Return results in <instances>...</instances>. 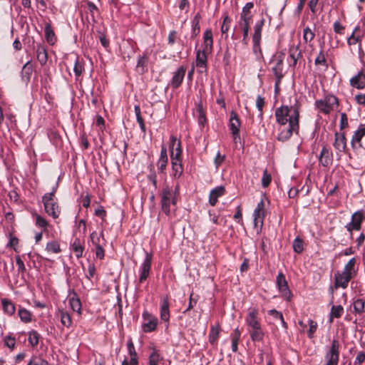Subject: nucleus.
Segmentation results:
<instances>
[{
    "label": "nucleus",
    "instance_id": "1",
    "mask_svg": "<svg viewBox=\"0 0 365 365\" xmlns=\"http://www.w3.org/2000/svg\"><path fill=\"white\" fill-rule=\"evenodd\" d=\"M299 108L300 106L297 102L290 106H281L275 110L276 122L279 126L277 138L279 141H287L293 133H299Z\"/></svg>",
    "mask_w": 365,
    "mask_h": 365
},
{
    "label": "nucleus",
    "instance_id": "2",
    "mask_svg": "<svg viewBox=\"0 0 365 365\" xmlns=\"http://www.w3.org/2000/svg\"><path fill=\"white\" fill-rule=\"evenodd\" d=\"M178 188L179 186L177 185L175 191L173 192L170 187L166 185L161 190L160 194L161 209L167 216L170 215V205H176Z\"/></svg>",
    "mask_w": 365,
    "mask_h": 365
},
{
    "label": "nucleus",
    "instance_id": "3",
    "mask_svg": "<svg viewBox=\"0 0 365 365\" xmlns=\"http://www.w3.org/2000/svg\"><path fill=\"white\" fill-rule=\"evenodd\" d=\"M338 106V98L332 95H328L324 99L315 101L316 108L324 114H329L331 111L336 110Z\"/></svg>",
    "mask_w": 365,
    "mask_h": 365
},
{
    "label": "nucleus",
    "instance_id": "4",
    "mask_svg": "<svg viewBox=\"0 0 365 365\" xmlns=\"http://www.w3.org/2000/svg\"><path fill=\"white\" fill-rule=\"evenodd\" d=\"M42 202L46 213L53 219H57L61 215V207L57 198H51L49 195L42 196Z\"/></svg>",
    "mask_w": 365,
    "mask_h": 365
},
{
    "label": "nucleus",
    "instance_id": "5",
    "mask_svg": "<svg viewBox=\"0 0 365 365\" xmlns=\"http://www.w3.org/2000/svg\"><path fill=\"white\" fill-rule=\"evenodd\" d=\"M339 343L338 340L334 339L331 345L324 356V365H338L339 361Z\"/></svg>",
    "mask_w": 365,
    "mask_h": 365
},
{
    "label": "nucleus",
    "instance_id": "6",
    "mask_svg": "<svg viewBox=\"0 0 365 365\" xmlns=\"http://www.w3.org/2000/svg\"><path fill=\"white\" fill-rule=\"evenodd\" d=\"M365 220V216L362 210L355 212L351 216V220L346 225L347 231L351 234L353 230H360L362 222Z\"/></svg>",
    "mask_w": 365,
    "mask_h": 365
},
{
    "label": "nucleus",
    "instance_id": "7",
    "mask_svg": "<svg viewBox=\"0 0 365 365\" xmlns=\"http://www.w3.org/2000/svg\"><path fill=\"white\" fill-rule=\"evenodd\" d=\"M276 283L278 289L282 294V297L288 301L290 300L292 293L288 287L287 281L285 279V276L282 272H280L277 274Z\"/></svg>",
    "mask_w": 365,
    "mask_h": 365
},
{
    "label": "nucleus",
    "instance_id": "8",
    "mask_svg": "<svg viewBox=\"0 0 365 365\" xmlns=\"http://www.w3.org/2000/svg\"><path fill=\"white\" fill-rule=\"evenodd\" d=\"M153 256L150 253L145 252V257L140 267V283L144 282L148 277L151 269Z\"/></svg>",
    "mask_w": 365,
    "mask_h": 365
},
{
    "label": "nucleus",
    "instance_id": "9",
    "mask_svg": "<svg viewBox=\"0 0 365 365\" xmlns=\"http://www.w3.org/2000/svg\"><path fill=\"white\" fill-rule=\"evenodd\" d=\"M228 125L230 130H231L233 138L236 140L237 138H240V128L241 125V122L237 114L234 110L230 112Z\"/></svg>",
    "mask_w": 365,
    "mask_h": 365
},
{
    "label": "nucleus",
    "instance_id": "10",
    "mask_svg": "<svg viewBox=\"0 0 365 365\" xmlns=\"http://www.w3.org/2000/svg\"><path fill=\"white\" fill-rule=\"evenodd\" d=\"M143 317L145 321V322H144L142 325L143 331L151 332L154 331L156 329L158 322L157 317L148 313V312H144L143 313Z\"/></svg>",
    "mask_w": 365,
    "mask_h": 365
},
{
    "label": "nucleus",
    "instance_id": "11",
    "mask_svg": "<svg viewBox=\"0 0 365 365\" xmlns=\"http://www.w3.org/2000/svg\"><path fill=\"white\" fill-rule=\"evenodd\" d=\"M354 277L350 275V274L345 273L344 272H336L334 275V287L335 288H346L348 286V284L349 281L353 278Z\"/></svg>",
    "mask_w": 365,
    "mask_h": 365
},
{
    "label": "nucleus",
    "instance_id": "12",
    "mask_svg": "<svg viewBox=\"0 0 365 365\" xmlns=\"http://www.w3.org/2000/svg\"><path fill=\"white\" fill-rule=\"evenodd\" d=\"M186 72V68L183 66H180L175 72L173 73L170 85L173 88H178L180 86L184 79Z\"/></svg>",
    "mask_w": 365,
    "mask_h": 365
},
{
    "label": "nucleus",
    "instance_id": "13",
    "mask_svg": "<svg viewBox=\"0 0 365 365\" xmlns=\"http://www.w3.org/2000/svg\"><path fill=\"white\" fill-rule=\"evenodd\" d=\"M204 53H211L213 50V36L211 29H207L203 34L202 49Z\"/></svg>",
    "mask_w": 365,
    "mask_h": 365
},
{
    "label": "nucleus",
    "instance_id": "14",
    "mask_svg": "<svg viewBox=\"0 0 365 365\" xmlns=\"http://www.w3.org/2000/svg\"><path fill=\"white\" fill-rule=\"evenodd\" d=\"M319 163L324 167H329L333 163V155L330 150L324 145L319 157Z\"/></svg>",
    "mask_w": 365,
    "mask_h": 365
},
{
    "label": "nucleus",
    "instance_id": "15",
    "mask_svg": "<svg viewBox=\"0 0 365 365\" xmlns=\"http://www.w3.org/2000/svg\"><path fill=\"white\" fill-rule=\"evenodd\" d=\"M365 135V124H360L358 129L354 132L351 140V145L354 149L361 147V139Z\"/></svg>",
    "mask_w": 365,
    "mask_h": 365
},
{
    "label": "nucleus",
    "instance_id": "16",
    "mask_svg": "<svg viewBox=\"0 0 365 365\" xmlns=\"http://www.w3.org/2000/svg\"><path fill=\"white\" fill-rule=\"evenodd\" d=\"M170 303L166 296L160 301V315L162 321L168 323L170 320Z\"/></svg>",
    "mask_w": 365,
    "mask_h": 365
},
{
    "label": "nucleus",
    "instance_id": "17",
    "mask_svg": "<svg viewBox=\"0 0 365 365\" xmlns=\"http://www.w3.org/2000/svg\"><path fill=\"white\" fill-rule=\"evenodd\" d=\"M333 146L340 153L345 152L346 149V138L344 133H335Z\"/></svg>",
    "mask_w": 365,
    "mask_h": 365
},
{
    "label": "nucleus",
    "instance_id": "18",
    "mask_svg": "<svg viewBox=\"0 0 365 365\" xmlns=\"http://www.w3.org/2000/svg\"><path fill=\"white\" fill-rule=\"evenodd\" d=\"M168 163L167 149L165 145L161 146L160 158L157 162L158 170L160 173H164Z\"/></svg>",
    "mask_w": 365,
    "mask_h": 365
},
{
    "label": "nucleus",
    "instance_id": "19",
    "mask_svg": "<svg viewBox=\"0 0 365 365\" xmlns=\"http://www.w3.org/2000/svg\"><path fill=\"white\" fill-rule=\"evenodd\" d=\"M258 312L257 309H253L247 314L245 322L249 327V329H254L261 327L260 322L257 319Z\"/></svg>",
    "mask_w": 365,
    "mask_h": 365
},
{
    "label": "nucleus",
    "instance_id": "20",
    "mask_svg": "<svg viewBox=\"0 0 365 365\" xmlns=\"http://www.w3.org/2000/svg\"><path fill=\"white\" fill-rule=\"evenodd\" d=\"M225 192V188L223 186H217L212 189L209 195V202L212 206H215L217 202L218 197L222 196Z\"/></svg>",
    "mask_w": 365,
    "mask_h": 365
},
{
    "label": "nucleus",
    "instance_id": "21",
    "mask_svg": "<svg viewBox=\"0 0 365 365\" xmlns=\"http://www.w3.org/2000/svg\"><path fill=\"white\" fill-rule=\"evenodd\" d=\"M350 84L357 89H362L365 87V75L362 71L350 79Z\"/></svg>",
    "mask_w": 365,
    "mask_h": 365
},
{
    "label": "nucleus",
    "instance_id": "22",
    "mask_svg": "<svg viewBox=\"0 0 365 365\" xmlns=\"http://www.w3.org/2000/svg\"><path fill=\"white\" fill-rule=\"evenodd\" d=\"M210 53H204L202 50H197L196 52V66L206 70L207 56Z\"/></svg>",
    "mask_w": 365,
    "mask_h": 365
},
{
    "label": "nucleus",
    "instance_id": "23",
    "mask_svg": "<svg viewBox=\"0 0 365 365\" xmlns=\"http://www.w3.org/2000/svg\"><path fill=\"white\" fill-rule=\"evenodd\" d=\"M289 57L292 60V66H295L297 61L302 57V51L299 45L290 46L289 48Z\"/></svg>",
    "mask_w": 365,
    "mask_h": 365
},
{
    "label": "nucleus",
    "instance_id": "24",
    "mask_svg": "<svg viewBox=\"0 0 365 365\" xmlns=\"http://www.w3.org/2000/svg\"><path fill=\"white\" fill-rule=\"evenodd\" d=\"M45 38L49 45H54L56 42V36L50 24L47 23L44 29Z\"/></svg>",
    "mask_w": 365,
    "mask_h": 365
},
{
    "label": "nucleus",
    "instance_id": "25",
    "mask_svg": "<svg viewBox=\"0 0 365 365\" xmlns=\"http://www.w3.org/2000/svg\"><path fill=\"white\" fill-rule=\"evenodd\" d=\"M45 251L48 254H59L61 252L60 243L54 240L48 241L46 245Z\"/></svg>",
    "mask_w": 365,
    "mask_h": 365
},
{
    "label": "nucleus",
    "instance_id": "26",
    "mask_svg": "<svg viewBox=\"0 0 365 365\" xmlns=\"http://www.w3.org/2000/svg\"><path fill=\"white\" fill-rule=\"evenodd\" d=\"M196 115L199 125L201 126H204L207 121V118L205 111L203 108L202 103L201 101L196 104Z\"/></svg>",
    "mask_w": 365,
    "mask_h": 365
},
{
    "label": "nucleus",
    "instance_id": "27",
    "mask_svg": "<svg viewBox=\"0 0 365 365\" xmlns=\"http://www.w3.org/2000/svg\"><path fill=\"white\" fill-rule=\"evenodd\" d=\"M37 59L41 65H44L48 61V54L46 49L41 45H38L36 48Z\"/></svg>",
    "mask_w": 365,
    "mask_h": 365
},
{
    "label": "nucleus",
    "instance_id": "28",
    "mask_svg": "<svg viewBox=\"0 0 365 365\" xmlns=\"http://www.w3.org/2000/svg\"><path fill=\"white\" fill-rule=\"evenodd\" d=\"M248 331L253 341H262L263 340L264 333L261 327L254 329H248Z\"/></svg>",
    "mask_w": 365,
    "mask_h": 365
},
{
    "label": "nucleus",
    "instance_id": "29",
    "mask_svg": "<svg viewBox=\"0 0 365 365\" xmlns=\"http://www.w3.org/2000/svg\"><path fill=\"white\" fill-rule=\"evenodd\" d=\"M172 174L171 175L174 178H180L183 173V166L182 161L180 162H172Z\"/></svg>",
    "mask_w": 365,
    "mask_h": 365
},
{
    "label": "nucleus",
    "instance_id": "30",
    "mask_svg": "<svg viewBox=\"0 0 365 365\" xmlns=\"http://www.w3.org/2000/svg\"><path fill=\"white\" fill-rule=\"evenodd\" d=\"M265 20L262 18L259 21L256 22L254 26V34L252 35V39L261 40L262 30L264 25Z\"/></svg>",
    "mask_w": 365,
    "mask_h": 365
},
{
    "label": "nucleus",
    "instance_id": "31",
    "mask_svg": "<svg viewBox=\"0 0 365 365\" xmlns=\"http://www.w3.org/2000/svg\"><path fill=\"white\" fill-rule=\"evenodd\" d=\"M200 15L199 13H197L193 18L192 21V33H191V38H195L200 33Z\"/></svg>",
    "mask_w": 365,
    "mask_h": 365
},
{
    "label": "nucleus",
    "instance_id": "32",
    "mask_svg": "<svg viewBox=\"0 0 365 365\" xmlns=\"http://www.w3.org/2000/svg\"><path fill=\"white\" fill-rule=\"evenodd\" d=\"M163 359L158 350L155 348L152 349V351L149 356V365H158Z\"/></svg>",
    "mask_w": 365,
    "mask_h": 365
},
{
    "label": "nucleus",
    "instance_id": "33",
    "mask_svg": "<svg viewBox=\"0 0 365 365\" xmlns=\"http://www.w3.org/2000/svg\"><path fill=\"white\" fill-rule=\"evenodd\" d=\"M251 19H252L246 17L245 15L240 16L239 25L243 32V34H245V36H248Z\"/></svg>",
    "mask_w": 365,
    "mask_h": 365
},
{
    "label": "nucleus",
    "instance_id": "34",
    "mask_svg": "<svg viewBox=\"0 0 365 365\" xmlns=\"http://www.w3.org/2000/svg\"><path fill=\"white\" fill-rule=\"evenodd\" d=\"M34 217H35V225L41 228L42 231L47 232V228L49 225L48 220L45 217L36 213L34 215Z\"/></svg>",
    "mask_w": 365,
    "mask_h": 365
},
{
    "label": "nucleus",
    "instance_id": "35",
    "mask_svg": "<svg viewBox=\"0 0 365 365\" xmlns=\"http://www.w3.org/2000/svg\"><path fill=\"white\" fill-rule=\"evenodd\" d=\"M71 246L77 258H80L83 256L84 248L79 239H76Z\"/></svg>",
    "mask_w": 365,
    "mask_h": 365
},
{
    "label": "nucleus",
    "instance_id": "36",
    "mask_svg": "<svg viewBox=\"0 0 365 365\" xmlns=\"http://www.w3.org/2000/svg\"><path fill=\"white\" fill-rule=\"evenodd\" d=\"M283 70V60L279 59L276 63L275 66L272 68V71L274 73L275 79H282L284 75L282 73Z\"/></svg>",
    "mask_w": 365,
    "mask_h": 365
},
{
    "label": "nucleus",
    "instance_id": "37",
    "mask_svg": "<svg viewBox=\"0 0 365 365\" xmlns=\"http://www.w3.org/2000/svg\"><path fill=\"white\" fill-rule=\"evenodd\" d=\"M182 153L181 143H178V146L175 148V150H170L171 163L182 161Z\"/></svg>",
    "mask_w": 365,
    "mask_h": 365
},
{
    "label": "nucleus",
    "instance_id": "38",
    "mask_svg": "<svg viewBox=\"0 0 365 365\" xmlns=\"http://www.w3.org/2000/svg\"><path fill=\"white\" fill-rule=\"evenodd\" d=\"M4 311L9 315H12L16 311L14 304L9 299H4L1 301Z\"/></svg>",
    "mask_w": 365,
    "mask_h": 365
},
{
    "label": "nucleus",
    "instance_id": "39",
    "mask_svg": "<svg viewBox=\"0 0 365 365\" xmlns=\"http://www.w3.org/2000/svg\"><path fill=\"white\" fill-rule=\"evenodd\" d=\"M356 262V260L354 257L349 259V261L344 266L342 272L347 273L349 274H350V275L354 277L356 274V270H355Z\"/></svg>",
    "mask_w": 365,
    "mask_h": 365
},
{
    "label": "nucleus",
    "instance_id": "40",
    "mask_svg": "<svg viewBox=\"0 0 365 365\" xmlns=\"http://www.w3.org/2000/svg\"><path fill=\"white\" fill-rule=\"evenodd\" d=\"M40 339V334L35 330H32L28 334V341L32 347L38 345Z\"/></svg>",
    "mask_w": 365,
    "mask_h": 365
},
{
    "label": "nucleus",
    "instance_id": "41",
    "mask_svg": "<svg viewBox=\"0 0 365 365\" xmlns=\"http://www.w3.org/2000/svg\"><path fill=\"white\" fill-rule=\"evenodd\" d=\"M264 213H265L264 211L257 210H254L253 216H254V224H255V227H257L259 225L260 227L262 226L264 215H265Z\"/></svg>",
    "mask_w": 365,
    "mask_h": 365
},
{
    "label": "nucleus",
    "instance_id": "42",
    "mask_svg": "<svg viewBox=\"0 0 365 365\" xmlns=\"http://www.w3.org/2000/svg\"><path fill=\"white\" fill-rule=\"evenodd\" d=\"M220 335V329L219 327L212 326L210 328V331L209 333V341L211 344H215L217 341Z\"/></svg>",
    "mask_w": 365,
    "mask_h": 365
},
{
    "label": "nucleus",
    "instance_id": "43",
    "mask_svg": "<svg viewBox=\"0 0 365 365\" xmlns=\"http://www.w3.org/2000/svg\"><path fill=\"white\" fill-rule=\"evenodd\" d=\"M18 315L21 320L24 323H29L31 322V313L24 308H20L19 309Z\"/></svg>",
    "mask_w": 365,
    "mask_h": 365
},
{
    "label": "nucleus",
    "instance_id": "44",
    "mask_svg": "<svg viewBox=\"0 0 365 365\" xmlns=\"http://www.w3.org/2000/svg\"><path fill=\"white\" fill-rule=\"evenodd\" d=\"M353 307L354 314L363 313L365 309V300L363 299H357L354 302Z\"/></svg>",
    "mask_w": 365,
    "mask_h": 365
},
{
    "label": "nucleus",
    "instance_id": "45",
    "mask_svg": "<svg viewBox=\"0 0 365 365\" xmlns=\"http://www.w3.org/2000/svg\"><path fill=\"white\" fill-rule=\"evenodd\" d=\"M344 313V308L341 305H333L330 312V322H332V319L339 318Z\"/></svg>",
    "mask_w": 365,
    "mask_h": 365
},
{
    "label": "nucleus",
    "instance_id": "46",
    "mask_svg": "<svg viewBox=\"0 0 365 365\" xmlns=\"http://www.w3.org/2000/svg\"><path fill=\"white\" fill-rule=\"evenodd\" d=\"M315 36L314 31L309 27H306L303 31V40L305 43L311 42Z\"/></svg>",
    "mask_w": 365,
    "mask_h": 365
},
{
    "label": "nucleus",
    "instance_id": "47",
    "mask_svg": "<svg viewBox=\"0 0 365 365\" xmlns=\"http://www.w3.org/2000/svg\"><path fill=\"white\" fill-rule=\"evenodd\" d=\"M69 304L73 311L81 313V303L78 298L74 297H71L69 299Z\"/></svg>",
    "mask_w": 365,
    "mask_h": 365
},
{
    "label": "nucleus",
    "instance_id": "48",
    "mask_svg": "<svg viewBox=\"0 0 365 365\" xmlns=\"http://www.w3.org/2000/svg\"><path fill=\"white\" fill-rule=\"evenodd\" d=\"M60 317L61 324L64 327H69L71 325L72 321L71 316L66 312L61 311Z\"/></svg>",
    "mask_w": 365,
    "mask_h": 365
},
{
    "label": "nucleus",
    "instance_id": "49",
    "mask_svg": "<svg viewBox=\"0 0 365 365\" xmlns=\"http://www.w3.org/2000/svg\"><path fill=\"white\" fill-rule=\"evenodd\" d=\"M303 240L299 237H296L293 241L292 247L295 252L299 254L304 250Z\"/></svg>",
    "mask_w": 365,
    "mask_h": 365
},
{
    "label": "nucleus",
    "instance_id": "50",
    "mask_svg": "<svg viewBox=\"0 0 365 365\" xmlns=\"http://www.w3.org/2000/svg\"><path fill=\"white\" fill-rule=\"evenodd\" d=\"M33 71V67L30 61L26 62L22 68L23 77L29 79Z\"/></svg>",
    "mask_w": 365,
    "mask_h": 365
},
{
    "label": "nucleus",
    "instance_id": "51",
    "mask_svg": "<svg viewBox=\"0 0 365 365\" xmlns=\"http://www.w3.org/2000/svg\"><path fill=\"white\" fill-rule=\"evenodd\" d=\"M27 365H48V362L40 356H34Z\"/></svg>",
    "mask_w": 365,
    "mask_h": 365
},
{
    "label": "nucleus",
    "instance_id": "52",
    "mask_svg": "<svg viewBox=\"0 0 365 365\" xmlns=\"http://www.w3.org/2000/svg\"><path fill=\"white\" fill-rule=\"evenodd\" d=\"M314 63L317 66L321 65L327 67L328 65L327 63V59L323 51H320V52L315 58Z\"/></svg>",
    "mask_w": 365,
    "mask_h": 365
},
{
    "label": "nucleus",
    "instance_id": "53",
    "mask_svg": "<svg viewBox=\"0 0 365 365\" xmlns=\"http://www.w3.org/2000/svg\"><path fill=\"white\" fill-rule=\"evenodd\" d=\"M308 324H309V330H308V337L309 339H312L314 337V333L316 332L317 331V323L316 322H314V320L312 319H309L308 320Z\"/></svg>",
    "mask_w": 365,
    "mask_h": 365
},
{
    "label": "nucleus",
    "instance_id": "54",
    "mask_svg": "<svg viewBox=\"0 0 365 365\" xmlns=\"http://www.w3.org/2000/svg\"><path fill=\"white\" fill-rule=\"evenodd\" d=\"M240 332L238 329L235 330V335L232 339V350L233 352H236L237 351V345L238 341L240 339Z\"/></svg>",
    "mask_w": 365,
    "mask_h": 365
},
{
    "label": "nucleus",
    "instance_id": "55",
    "mask_svg": "<svg viewBox=\"0 0 365 365\" xmlns=\"http://www.w3.org/2000/svg\"><path fill=\"white\" fill-rule=\"evenodd\" d=\"M83 71V64L78 61V58L76 57L73 66V71L76 77H79Z\"/></svg>",
    "mask_w": 365,
    "mask_h": 365
},
{
    "label": "nucleus",
    "instance_id": "56",
    "mask_svg": "<svg viewBox=\"0 0 365 365\" xmlns=\"http://www.w3.org/2000/svg\"><path fill=\"white\" fill-rule=\"evenodd\" d=\"M260 41L261 40H256V39H252V41H253V52L255 53V55L257 56V58H259L262 56V50H261V48H260Z\"/></svg>",
    "mask_w": 365,
    "mask_h": 365
},
{
    "label": "nucleus",
    "instance_id": "57",
    "mask_svg": "<svg viewBox=\"0 0 365 365\" xmlns=\"http://www.w3.org/2000/svg\"><path fill=\"white\" fill-rule=\"evenodd\" d=\"M230 23H231V19H230V17L227 15L225 16L222 24L221 26V32L223 34H227V31H229L230 26Z\"/></svg>",
    "mask_w": 365,
    "mask_h": 365
},
{
    "label": "nucleus",
    "instance_id": "58",
    "mask_svg": "<svg viewBox=\"0 0 365 365\" xmlns=\"http://www.w3.org/2000/svg\"><path fill=\"white\" fill-rule=\"evenodd\" d=\"M272 180L271 175L267 173V170H265L263 172V175L262 178V185L263 187H267L269 186Z\"/></svg>",
    "mask_w": 365,
    "mask_h": 365
},
{
    "label": "nucleus",
    "instance_id": "59",
    "mask_svg": "<svg viewBox=\"0 0 365 365\" xmlns=\"http://www.w3.org/2000/svg\"><path fill=\"white\" fill-rule=\"evenodd\" d=\"M254 4L252 2H247L245 6L242 9V12L240 16L245 15L246 17H250L252 19V15H250V10L253 8Z\"/></svg>",
    "mask_w": 365,
    "mask_h": 365
},
{
    "label": "nucleus",
    "instance_id": "60",
    "mask_svg": "<svg viewBox=\"0 0 365 365\" xmlns=\"http://www.w3.org/2000/svg\"><path fill=\"white\" fill-rule=\"evenodd\" d=\"M4 344L5 346H6L9 349H13L15 346V344H16V341H15V338L9 335V336H6L4 337Z\"/></svg>",
    "mask_w": 365,
    "mask_h": 365
},
{
    "label": "nucleus",
    "instance_id": "61",
    "mask_svg": "<svg viewBox=\"0 0 365 365\" xmlns=\"http://www.w3.org/2000/svg\"><path fill=\"white\" fill-rule=\"evenodd\" d=\"M264 106V99L261 96H258L256 100V106L259 111V117H262V109Z\"/></svg>",
    "mask_w": 365,
    "mask_h": 365
},
{
    "label": "nucleus",
    "instance_id": "62",
    "mask_svg": "<svg viewBox=\"0 0 365 365\" xmlns=\"http://www.w3.org/2000/svg\"><path fill=\"white\" fill-rule=\"evenodd\" d=\"M340 123H339V127H340V130H343L345 128L348 127V118H347V115L346 113H341V116H340Z\"/></svg>",
    "mask_w": 365,
    "mask_h": 365
},
{
    "label": "nucleus",
    "instance_id": "63",
    "mask_svg": "<svg viewBox=\"0 0 365 365\" xmlns=\"http://www.w3.org/2000/svg\"><path fill=\"white\" fill-rule=\"evenodd\" d=\"M103 233L101 232L100 235H98L97 234L96 232H93L91 234V241H92V243L95 245V246H97V245H101V242H100V239L101 237H103Z\"/></svg>",
    "mask_w": 365,
    "mask_h": 365
},
{
    "label": "nucleus",
    "instance_id": "64",
    "mask_svg": "<svg viewBox=\"0 0 365 365\" xmlns=\"http://www.w3.org/2000/svg\"><path fill=\"white\" fill-rule=\"evenodd\" d=\"M365 361V353L364 351H359L355 359L354 364L361 365Z\"/></svg>",
    "mask_w": 365,
    "mask_h": 365
}]
</instances>
